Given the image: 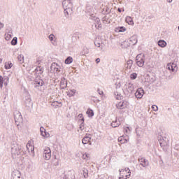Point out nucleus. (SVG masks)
<instances>
[{
	"instance_id": "nucleus-16",
	"label": "nucleus",
	"mask_w": 179,
	"mask_h": 179,
	"mask_svg": "<svg viewBox=\"0 0 179 179\" xmlns=\"http://www.w3.org/2000/svg\"><path fill=\"white\" fill-rule=\"evenodd\" d=\"M176 68H177V65L174 63H173L172 64H169L166 66V69L169 71V72H175Z\"/></svg>"
},
{
	"instance_id": "nucleus-58",
	"label": "nucleus",
	"mask_w": 179,
	"mask_h": 179,
	"mask_svg": "<svg viewBox=\"0 0 179 179\" xmlns=\"http://www.w3.org/2000/svg\"><path fill=\"white\" fill-rule=\"evenodd\" d=\"M95 20H96V22H100V18L96 17Z\"/></svg>"
},
{
	"instance_id": "nucleus-61",
	"label": "nucleus",
	"mask_w": 179,
	"mask_h": 179,
	"mask_svg": "<svg viewBox=\"0 0 179 179\" xmlns=\"http://www.w3.org/2000/svg\"><path fill=\"white\" fill-rule=\"evenodd\" d=\"M127 129H129V131H131V129L129 128V127H127Z\"/></svg>"
},
{
	"instance_id": "nucleus-64",
	"label": "nucleus",
	"mask_w": 179,
	"mask_h": 179,
	"mask_svg": "<svg viewBox=\"0 0 179 179\" xmlns=\"http://www.w3.org/2000/svg\"><path fill=\"white\" fill-rule=\"evenodd\" d=\"M126 132L128 133V130L126 129Z\"/></svg>"
},
{
	"instance_id": "nucleus-15",
	"label": "nucleus",
	"mask_w": 179,
	"mask_h": 179,
	"mask_svg": "<svg viewBox=\"0 0 179 179\" xmlns=\"http://www.w3.org/2000/svg\"><path fill=\"white\" fill-rule=\"evenodd\" d=\"M138 43V38L136 35L130 37L129 43L130 45H135Z\"/></svg>"
},
{
	"instance_id": "nucleus-63",
	"label": "nucleus",
	"mask_w": 179,
	"mask_h": 179,
	"mask_svg": "<svg viewBox=\"0 0 179 179\" xmlns=\"http://www.w3.org/2000/svg\"><path fill=\"white\" fill-rule=\"evenodd\" d=\"M55 159L57 160V157L56 156H55Z\"/></svg>"
},
{
	"instance_id": "nucleus-4",
	"label": "nucleus",
	"mask_w": 179,
	"mask_h": 179,
	"mask_svg": "<svg viewBox=\"0 0 179 179\" xmlns=\"http://www.w3.org/2000/svg\"><path fill=\"white\" fill-rule=\"evenodd\" d=\"M166 139H167L166 137L162 136L158 137L159 145L164 152L167 151V149H169V142H167Z\"/></svg>"
},
{
	"instance_id": "nucleus-3",
	"label": "nucleus",
	"mask_w": 179,
	"mask_h": 179,
	"mask_svg": "<svg viewBox=\"0 0 179 179\" xmlns=\"http://www.w3.org/2000/svg\"><path fill=\"white\" fill-rule=\"evenodd\" d=\"M126 86V90L124 92L125 96H127V97H130L131 95L132 94V93H135V86H134V84H132L131 83H129L125 84Z\"/></svg>"
},
{
	"instance_id": "nucleus-33",
	"label": "nucleus",
	"mask_w": 179,
	"mask_h": 179,
	"mask_svg": "<svg viewBox=\"0 0 179 179\" xmlns=\"http://www.w3.org/2000/svg\"><path fill=\"white\" fill-rule=\"evenodd\" d=\"M78 120L80 122L85 123V117H83V114L80 113V114L78 115Z\"/></svg>"
},
{
	"instance_id": "nucleus-30",
	"label": "nucleus",
	"mask_w": 179,
	"mask_h": 179,
	"mask_svg": "<svg viewBox=\"0 0 179 179\" xmlns=\"http://www.w3.org/2000/svg\"><path fill=\"white\" fill-rule=\"evenodd\" d=\"M36 72H38V75H41V73H43V72H44V69L41 66H38L36 67V69H35Z\"/></svg>"
},
{
	"instance_id": "nucleus-28",
	"label": "nucleus",
	"mask_w": 179,
	"mask_h": 179,
	"mask_svg": "<svg viewBox=\"0 0 179 179\" xmlns=\"http://www.w3.org/2000/svg\"><path fill=\"white\" fill-rule=\"evenodd\" d=\"M118 142H120V143H127V142H128V140H127V138H124V136H120L118 138Z\"/></svg>"
},
{
	"instance_id": "nucleus-23",
	"label": "nucleus",
	"mask_w": 179,
	"mask_h": 179,
	"mask_svg": "<svg viewBox=\"0 0 179 179\" xmlns=\"http://www.w3.org/2000/svg\"><path fill=\"white\" fill-rule=\"evenodd\" d=\"M90 139H92V138L85 136L82 141V143H83V145H87V143H89V142H90Z\"/></svg>"
},
{
	"instance_id": "nucleus-62",
	"label": "nucleus",
	"mask_w": 179,
	"mask_h": 179,
	"mask_svg": "<svg viewBox=\"0 0 179 179\" xmlns=\"http://www.w3.org/2000/svg\"><path fill=\"white\" fill-rule=\"evenodd\" d=\"M99 27H101V24H99Z\"/></svg>"
},
{
	"instance_id": "nucleus-21",
	"label": "nucleus",
	"mask_w": 179,
	"mask_h": 179,
	"mask_svg": "<svg viewBox=\"0 0 179 179\" xmlns=\"http://www.w3.org/2000/svg\"><path fill=\"white\" fill-rule=\"evenodd\" d=\"M159 47H162V48H164L167 45V42H166L164 40H159L157 43Z\"/></svg>"
},
{
	"instance_id": "nucleus-18",
	"label": "nucleus",
	"mask_w": 179,
	"mask_h": 179,
	"mask_svg": "<svg viewBox=\"0 0 179 179\" xmlns=\"http://www.w3.org/2000/svg\"><path fill=\"white\" fill-rule=\"evenodd\" d=\"M40 131H41V135H42L43 138H48V136H50V134L47 133L44 127H41L40 128Z\"/></svg>"
},
{
	"instance_id": "nucleus-11",
	"label": "nucleus",
	"mask_w": 179,
	"mask_h": 179,
	"mask_svg": "<svg viewBox=\"0 0 179 179\" xmlns=\"http://www.w3.org/2000/svg\"><path fill=\"white\" fill-rule=\"evenodd\" d=\"M50 69L55 73H59V72H61V68H59V66L57 63H52Z\"/></svg>"
},
{
	"instance_id": "nucleus-26",
	"label": "nucleus",
	"mask_w": 179,
	"mask_h": 179,
	"mask_svg": "<svg viewBox=\"0 0 179 179\" xmlns=\"http://www.w3.org/2000/svg\"><path fill=\"white\" fill-rule=\"evenodd\" d=\"M116 100H122L124 96H121V94H120L118 92H114Z\"/></svg>"
},
{
	"instance_id": "nucleus-22",
	"label": "nucleus",
	"mask_w": 179,
	"mask_h": 179,
	"mask_svg": "<svg viewBox=\"0 0 179 179\" xmlns=\"http://www.w3.org/2000/svg\"><path fill=\"white\" fill-rule=\"evenodd\" d=\"M120 47H122V48H128V47H131V43L127 41H124L120 44Z\"/></svg>"
},
{
	"instance_id": "nucleus-5",
	"label": "nucleus",
	"mask_w": 179,
	"mask_h": 179,
	"mask_svg": "<svg viewBox=\"0 0 179 179\" xmlns=\"http://www.w3.org/2000/svg\"><path fill=\"white\" fill-rule=\"evenodd\" d=\"M136 62L138 66L142 68L145 65V55L143 53L138 54L136 57Z\"/></svg>"
},
{
	"instance_id": "nucleus-42",
	"label": "nucleus",
	"mask_w": 179,
	"mask_h": 179,
	"mask_svg": "<svg viewBox=\"0 0 179 179\" xmlns=\"http://www.w3.org/2000/svg\"><path fill=\"white\" fill-rule=\"evenodd\" d=\"M126 20L127 22L130 23V24H134V21L131 17H127Z\"/></svg>"
},
{
	"instance_id": "nucleus-55",
	"label": "nucleus",
	"mask_w": 179,
	"mask_h": 179,
	"mask_svg": "<svg viewBox=\"0 0 179 179\" xmlns=\"http://www.w3.org/2000/svg\"><path fill=\"white\" fill-rule=\"evenodd\" d=\"M86 157H89L88 156H87V155H83V159H86Z\"/></svg>"
},
{
	"instance_id": "nucleus-10",
	"label": "nucleus",
	"mask_w": 179,
	"mask_h": 179,
	"mask_svg": "<svg viewBox=\"0 0 179 179\" xmlns=\"http://www.w3.org/2000/svg\"><path fill=\"white\" fill-rule=\"evenodd\" d=\"M129 103L127 101H120L119 102L117 105L116 107L117 108H118L119 110H124V108H127V107H128L129 106Z\"/></svg>"
},
{
	"instance_id": "nucleus-8",
	"label": "nucleus",
	"mask_w": 179,
	"mask_h": 179,
	"mask_svg": "<svg viewBox=\"0 0 179 179\" xmlns=\"http://www.w3.org/2000/svg\"><path fill=\"white\" fill-rule=\"evenodd\" d=\"M8 83H9V77L0 76V88L2 89L4 86H8Z\"/></svg>"
},
{
	"instance_id": "nucleus-20",
	"label": "nucleus",
	"mask_w": 179,
	"mask_h": 179,
	"mask_svg": "<svg viewBox=\"0 0 179 179\" xmlns=\"http://www.w3.org/2000/svg\"><path fill=\"white\" fill-rule=\"evenodd\" d=\"M112 10H113L112 9L110 10V8L105 7L102 9V13L103 15H108V14L111 13V12H113Z\"/></svg>"
},
{
	"instance_id": "nucleus-51",
	"label": "nucleus",
	"mask_w": 179,
	"mask_h": 179,
	"mask_svg": "<svg viewBox=\"0 0 179 179\" xmlns=\"http://www.w3.org/2000/svg\"><path fill=\"white\" fill-rule=\"evenodd\" d=\"M121 87V83H118L117 85H116V89H120Z\"/></svg>"
},
{
	"instance_id": "nucleus-2",
	"label": "nucleus",
	"mask_w": 179,
	"mask_h": 179,
	"mask_svg": "<svg viewBox=\"0 0 179 179\" xmlns=\"http://www.w3.org/2000/svg\"><path fill=\"white\" fill-rule=\"evenodd\" d=\"M63 8L64 9V12L66 17H69L72 13H73V4L71 0H64L62 2Z\"/></svg>"
},
{
	"instance_id": "nucleus-17",
	"label": "nucleus",
	"mask_w": 179,
	"mask_h": 179,
	"mask_svg": "<svg viewBox=\"0 0 179 179\" xmlns=\"http://www.w3.org/2000/svg\"><path fill=\"white\" fill-rule=\"evenodd\" d=\"M68 85V82L66 81V79L65 78H62L60 81V87L61 89H65Z\"/></svg>"
},
{
	"instance_id": "nucleus-47",
	"label": "nucleus",
	"mask_w": 179,
	"mask_h": 179,
	"mask_svg": "<svg viewBox=\"0 0 179 179\" xmlns=\"http://www.w3.org/2000/svg\"><path fill=\"white\" fill-rule=\"evenodd\" d=\"M152 108L153 109L154 111H157V110H159V108L156 105H152Z\"/></svg>"
},
{
	"instance_id": "nucleus-46",
	"label": "nucleus",
	"mask_w": 179,
	"mask_h": 179,
	"mask_svg": "<svg viewBox=\"0 0 179 179\" xmlns=\"http://www.w3.org/2000/svg\"><path fill=\"white\" fill-rule=\"evenodd\" d=\"M83 127H85V123L81 122V124H80V127H79L80 131H83V129H85V128Z\"/></svg>"
},
{
	"instance_id": "nucleus-60",
	"label": "nucleus",
	"mask_w": 179,
	"mask_h": 179,
	"mask_svg": "<svg viewBox=\"0 0 179 179\" xmlns=\"http://www.w3.org/2000/svg\"><path fill=\"white\" fill-rule=\"evenodd\" d=\"M40 60H38L37 62H36V64H38V65H40Z\"/></svg>"
},
{
	"instance_id": "nucleus-44",
	"label": "nucleus",
	"mask_w": 179,
	"mask_h": 179,
	"mask_svg": "<svg viewBox=\"0 0 179 179\" xmlns=\"http://www.w3.org/2000/svg\"><path fill=\"white\" fill-rule=\"evenodd\" d=\"M54 38H55V36H54V34H50V35L49 36V40H50V41H54Z\"/></svg>"
},
{
	"instance_id": "nucleus-1",
	"label": "nucleus",
	"mask_w": 179,
	"mask_h": 179,
	"mask_svg": "<svg viewBox=\"0 0 179 179\" xmlns=\"http://www.w3.org/2000/svg\"><path fill=\"white\" fill-rule=\"evenodd\" d=\"M27 152L24 151V148L17 143H13L11 145V155L13 159H17L21 156H24Z\"/></svg>"
},
{
	"instance_id": "nucleus-31",
	"label": "nucleus",
	"mask_w": 179,
	"mask_h": 179,
	"mask_svg": "<svg viewBox=\"0 0 179 179\" xmlns=\"http://www.w3.org/2000/svg\"><path fill=\"white\" fill-rule=\"evenodd\" d=\"M86 113L90 118L94 115V112H93V110L92 109H88Z\"/></svg>"
},
{
	"instance_id": "nucleus-52",
	"label": "nucleus",
	"mask_w": 179,
	"mask_h": 179,
	"mask_svg": "<svg viewBox=\"0 0 179 179\" xmlns=\"http://www.w3.org/2000/svg\"><path fill=\"white\" fill-rule=\"evenodd\" d=\"M97 179H107L105 176H101Z\"/></svg>"
},
{
	"instance_id": "nucleus-43",
	"label": "nucleus",
	"mask_w": 179,
	"mask_h": 179,
	"mask_svg": "<svg viewBox=\"0 0 179 179\" xmlns=\"http://www.w3.org/2000/svg\"><path fill=\"white\" fill-rule=\"evenodd\" d=\"M94 45H96V47H99V48L101 47V50H103V45H100V43L95 41Z\"/></svg>"
},
{
	"instance_id": "nucleus-36",
	"label": "nucleus",
	"mask_w": 179,
	"mask_h": 179,
	"mask_svg": "<svg viewBox=\"0 0 179 179\" xmlns=\"http://www.w3.org/2000/svg\"><path fill=\"white\" fill-rule=\"evenodd\" d=\"M12 66H13V64L11 62L6 63L5 66H4L5 69H10V68H12Z\"/></svg>"
},
{
	"instance_id": "nucleus-29",
	"label": "nucleus",
	"mask_w": 179,
	"mask_h": 179,
	"mask_svg": "<svg viewBox=\"0 0 179 179\" xmlns=\"http://www.w3.org/2000/svg\"><path fill=\"white\" fill-rule=\"evenodd\" d=\"M17 59L20 64H23V62H24V56H23V55H19L17 56Z\"/></svg>"
},
{
	"instance_id": "nucleus-49",
	"label": "nucleus",
	"mask_w": 179,
	"mask_h": 179,
	"mask_svg": "<svg viewBox=\"0 0 179 179\" xmlns=\"http://www.w3.org/2000/svg\"><path fill=\"white\" fill-rule=\"evenodd\" d=\"M22 125H23V123H20V124L17 125L19 131H22Z\"/></svg>"
},
{
	"instance_id": "nucleus-50",
	"label": "nucleus",
	"mask_w": 179,
	"mask_h": 179,
	"mask_svg": "<svg viewBox=\"0 0 179 179\" xmlns=\"http://www.w3.org/2000/svg\"><path fill=\"white\" fill-rule=\"evenodd\" d=\"M4 26H5V25L3 24V23L0 22V30L2 29H3V27H4Z\"/></svg>"
},
{
	"instance_id": "nucleus-37",
	"label": "nucleus",
	"mask_w": 179,
	"mask_h": 179,
	"mask_svg": "<svg viewBox=\"0 0 179 179\" xmlns=\"http://www.w3.org/2000/svg\"><path fill=\"white\" fill-rule=\"evenodd\" d=\"M136 78H138V74L136 73H133L130 75V79H131L132 80H135Z\"/></svg>"
},
{
	"instance_id": "nucleus-39",
	"label": "nucleus",
	"mask_w": 179,
	"mask_h": 179,
	"mask_svg": "<svg viewBox=\"0 0 179 179\" xmlns=\"http://www.w3.org/2000/svg\"><path fill=\"white\" fill-rule=\"evenodd\" d=\"M43 159H45V160H50L51 159V154L43 155Z\"/></svg>"
},
{
	"instance_id": "nucleus-34",
	"label": "nucleus",
	"mask_w": 179,
	"mask_h": 179,
	"mask_svg": "<svg viewBox=\"0 0 179 179\" xmlns=\"http://www.w3.org/2000/svg\"><path fill=\"white\" fill-rule=\"evenodd\" d=\"M11 45H16L17 44V37H14L11 42H10Z\"/></svg>"
},
{
	"instance_id": "nucleus-41",
	"label": "nucleus",
	"mask_w": 179,
	"mask_h": 179,
	"mask_svg": "<svg viewBox=\"0 0 179 179\" xmlns=\"http://www.w3.org/2000/svg\"><path fill=\"white\" fill-rule=\"evenodd\" d=\"M29 148H31V149ZM27 149H28V152H30V150L32 153L34 152V147H31L30 145H27Z\"/></svg>"
},
{
	"instance_id": "nucleus-54",
	"label": "nucleus",
	"mask_w": 179,
	"mask_h": 179,
	"mask_svg": "<svg viewBox=\"0 0 179 179\" xmlns=\"http://www.w3.org/2000/svg\"><path fill=\"white\" fill-rule=\"evenodd\" d=\"M96 64H99L100 62V58L96 59Z\"/></svg>"
},
{
	"instance_id": "nucleus-27",
	"label": "nucleus",
	"mask_w": 179,
	"mask_h": 179,
	"mask_svg": "<svg viewBox=\"0 0 179 179\" xmlns=\"http://www.w3.org/2000/svg\"><path fill=\"white\" fill-rule=\"evenodd\" d=\"M120 124L121 123L120 122H118V121L115 120V121L112 122L111 127L113 128H117V127H120Z\"/></svg>"
},
{
	"instance_id": "nucleus-40",
	"label": "nucleus",
	"mask_w": 179,
	"mask_h": 179,
	"mask_svg": "<svg viewBox=\"0 0 179 179\" xmlns=\"http://www.w3.org/2000/svg\"><path fill=\"white\" fill-rule=\"evenodd\" d=\"M127 66L131 69V66H132V64H134V61H132L131 59H129L127 62Z\"/></svg>"
},
{
	"instance_id": "nucleus-6",
	"label": "nucleus",
	"mask_w": 179,
	"mask_h": 179,
	"mask_svg": "<svg viewBox=\"0 0 179 179\" xmlns=\"http://www.w3.org/2000/svg\"><path fill=\"white\" fill-rule=\"evenodd\" d=\"M120 179H127L131 177V170L129 168H125L124 169L120 170Z\"/></svg>"
},
{
	"instance_id": "nucleus-14",
	"label": "nucleus",
	"mask_w": 179,
	"mask_h": 179,
	"mask_svg": "<svg viewBox=\"0 0 179 179\" xmlns=\"http://www.w3.org/2000/svg\"><path fill=\"white\" fill-rule=\"evenodd\" d=\"M138 162L142 167H148L149 166V161L144 157L138 158Z\"/></svg>"
},
{
	"instance_id": "nucleus-12",
	"label": "nucleus",
	"mask_w": 179,
	"mask_h": 179,
	"mask_svg": "<svg viewBox=\"0 0 179 179\" xmlns=\"http://www.w3.org/2000/svg\"><path fill=\"white\" fill-rule=\"evenodd\" d=\"M32 85H34V87H40L44 85V81L40 78H35L34 82L31 83Z\"/></svg>"
},
{
	"instance_id": "nucleus-48",
	"label": "nucleus",
	"mask_w": 179,
	"mask_h": 179,
	"mask_svg": "<svg viewBox=\"0 0 179 179\" xmlns=\"http://www.w3.org/2000/svg\"><path fill=\"white\" fill-rule=\"evenodd\" d=\"M52 163H53L54 166H59V160H57L56 162H55V160H53Z\"/></svg>"
},
{
	"instance_id": "nucleus-32",
	"label": "nucleus",
	"mask_w": 179,
	"mask_h": 179,
	"mask_svg": "<svg viewBox=\"0 0 179 179\" xmlns=\"http://www.w3.org/2000/svg\"><path fill=\"white\" fill-rule=\"evenodd\" d=\"M76 93V90H70L69 91V94H68V96L69 97H72L73 96H75V94Z\"/></svg>"
},
{
	"instance_id": "nucleus-38",
	"label": "nucleus",
	"mask_w": 179,
	"mask_h": 179,
	"mask_svg": "<svg viewBox=\"0 0 179 179\" xmlns=\"http://www.w3.org/2000/svg\"><path fill=\"white\" fill-rule=\"evenodd\" d=\"M58 104H61V103L58 102L57 101H55L51 103V106L55 107V108H57V107H58Z\"/></svg>"
},
{
	"instance_id": "nucleus-56",
	"label": "nucleus",
	"mask_w": 179,
	"mask_h": 179,
	"mask_svg": "<svg viewBox=\"0 0 179 179\" xmlns=\"http://www.w3.org/2000/svg\"><path fill=\"white\" fill-rule=\"evenodd\" d=\"M17 173H18V176H17V178L20 179V173H19L17 171Z\"/></svg>"
},
{
	"instance_id": "nucleus-53",
	"label": "nucleus",
	"mask_w": 179,
	"mask_h": 179,
	"mask_svg": "<svg viewBox=\"0 0 179 179\" xmlns=\"http://www.w3.org/2000/svg\"><path fill=\"white\" fill-rule=\"evenodd\" d=\"M97 92H98V93H99V94H100V95H101V94H103V91H100V90H97Z\"/></svg>"
},
{
	"instance_id": "nucleus-7",
	"label": "nucleus",
	"mask_w": 179,
	"mask_h": 179,
	"mask_svg": "<svg viewBox=\"0 0 179 179\" xmlns=\"http://www.w3.org/2000/svg\"><path fill=\"white\" fill-rule=\"evenodd\" d=\"M14 120L16 125L23 124V117H22V113L19 111L14 113Z\"/></svg>"
},
{
	"instance_id": "nucleus-19",
	"label": "nucleus",
	"mask_w": 179,
	"mask_h": 179,
	"mask_svg": "<svg viewBox=\"0 0 179 179\" xmlns=\"http://www.w3.org/2000/svg\"><path fill=\"white\" fill-rule=\"evenodd\" d=\"M115 31L116 33H124V31H127V28L124 27H117L115 29Z\"/></svg>"
},
{
	"instance_id": "nucleus-59",
	"label": "nucleus",
	"mask_w": 179,
	"mask_h": 179,
	"mask_svg": "<svg viewBox=\"0 0 179 179\" xmlns=\"http://www.w3.org/2000/svg\"><path fill=\"white\" fill-rule=\"evenodd\" d=\"M167 2H169V3H171V2H173V0H166Z\"/></svg>"
},
{
	"instance_id": "nucleus-24",
	"label": "nucleus",
	"mask_w": 179,
	"mask_h": 179,
	"mask_svg": "<svg viewBox=\"0 0 179 179\" xmlns=\"http://www.w3.org/2000/svg\"><path fill=\"white\" fill-rule=\"evenodd\" d=\"M65 64H66V65H69V64H72V62H73V59L72 58V57L69 56L64 61Z\"/></svg>"
},
{
	"instance_id": "nucleus-35",
	"label": "nucleus",
	"mask_w": 179,
	"mask_h": 179,
	"mask_svg": "<svg viewBox=\"0 0 179 179\" xmlns=\"http://www.w3.org/2000/svg\"><path fill=\"white\" fill-rule=\"evenodd\" d=\"M43 155H51V149H50V148H46L44 150H43Z\"/></svg>"
},
{
	"instance_id": "nucleus-25",
	"label": "nucleus",
	"mask_w": 179,
	"mask_h": 179,
	"mask_svg": "<svg viewBox=\"0 0 179 179\" xmlns=\"http://www.w3.org/2000/svg\"><path fill=\"white\" fill-rule=\"evenodd\" d=\"M83 174L85 178H87V177H89V170H87L86 168H83Z\"/></svg>"
},
{
	"instance_id": "nucleus-9",
	"label": "nucleus",
	"mask_w": 179,
	"mask_h": 179,
	"mask_svg": "<svg viewBox=\"0 0 179 179\" xmlns=\"http://www.w3.org/2000/svg\"><path fill=\"white\" fill-rule=\"evenodd\" d=\"M24 105L27 110H30V108L33 107V102L31 101V98H30V95H28L25 97Z\"/></svg>"
},
{
	"instance_id": "nucleus-45",
	"label": "nucleus",
	"mask_w": 179,
	"mask_h": 179,
	"mask_svg": "<svg viewBox=\"0 0 179 179\" xmlns=\"http://www.w3.org/2000/svg\"><path fill=\"white\" fill-rule=\"evenodd\" d=\"M166 79H168V80H170L173 79V75L171 73L169 76H166Z\"/></svg>"
},
{
	"instance_id": "nucleus-57",
	"label": "nucleus",
	"mask_w": 179,
	"mask_h": 179,
	"mask_svg": "<svg viewBox=\"0 0 179 179\" xmlns=\"http://www.w3.org/2000/svg\"><path fill=\"white\" fill-rule=\"evenodd\" d=\"M117 12H120V13H121L122 12V10H121V8H117Z\"/></svg>"
},
{
	"instance_id": "nucleus-13",
	"label": "nucleus",
	"mask_w": 179,
	"mask_h": 179,
	"mask_svg": "<svg viewBox=\"0 0 179 179\" xmlns=\"http://www.w3.org/2000/svg\"><path fill=\"white\" fill-rule=\"evenodd\" d=\"M134 94L137 99H142L145 94V90H143L142 87H140L137 90Z\"/></svg>"
}]
</instances>
